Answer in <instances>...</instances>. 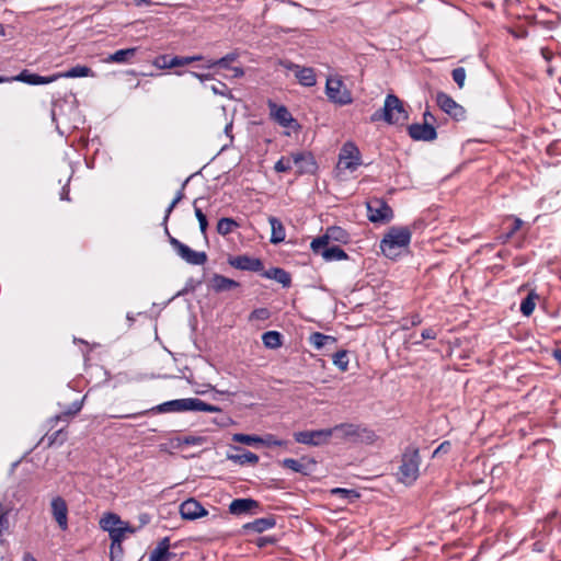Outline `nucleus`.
Wrapping results in <instances>:
<instances>
[{"mask_svg": "<svg viewBox=\"0 0 561 561\" xmlns=\"http://www.w3.org/2000/svg\"><path fill=\"white\" fill-rule=\"evenodd\" d=\"M184 411H202L217 413L221 412V409L217 405L209 404L198 398H184L175 399L162 402L146 411L118 415V419H136L138 416L149 413H171V412H184Z\"/></svg>", "mask_w": 561, "mask_h": 561, "instance_id": "nucleus-1", "label": "nucleus"}, {"mask_svg": "<svg viewBox=\"0 0 561 561\" xmlns=\"http://www.w3.org/2000/svg\"><path fill=\"white\" fill-rule=\"evenodd\" d=\"M412 232L407 226H392L380 241L381 253L391 260H396L402 250L410 245Z\"/></svg>", "mask_w": 561, "mask_h": 561, "instance_id": "nucleus-2", "label": "nucleus"}, {"mask_svg": "<svg viewBox=\"0 0 561 561\" xmlns=\"http://www.w3.org/2000/svg\"><path fill=\"white\" fill-rule=\"evenodd\" d=\"M421 455L415 445H409L404 448L400 465L397 470V480L407 486L412 485L420 476Z\"/></svg>", "mask_w": 561, "mask_h": 561, "instance_id": "nucleus-3", "label": "nucleus"}, {"mask_svg": "<svg viewBox=\"0 0 561 561\" xmlns=\"http://www.w3.org/2000/svg\"><path fill=\"white\" fill-rule=\"evenodd\" d=\"M408 118L402 101L392 93L386 96L383 107L370 116L371 122L385 121L390 125L403 124Z\"/></svg>", "mask_w": 561, "mask_h": 561, "instance_id": "nucleus-4", "label": "nucleus"}, {"mask_svg": "<svg viewBox=\"0 0 561 561\" xmlns=\"http://www.w3.org/2000/svg\"><path fill=\"white\" fill-rule=\"evenodd\" d=\"M333 435L354 443L373 444L377 439L376 433L362 424L341 423L332 427Z\"/></svg>", "mask_w": 561, "mask_h": 561, "instance_id": "nucleus-5", "label": "nucleus"}, {"mask_svg": "<svg viewBox=\"0 0 561 561\" xmlns=\"http://www.w3.org/2000/svg\"><path fill=\"white\" fill-rule=\"evenodd\" d=\"M362 164V154L358 147L352 142H345L339 153L337 170L354 172Z\"/></svg>", "mask_w": 561, "mask_h": 561, "instance_id": "nucleus-6", "label": "nucleus"}, {"mask_svg": "<svg viewBox=\"0 0 561 561\" xmlns=\"http://www.w3.org/2000/svg\"><path fill=\"white\" fill-rule=\"evenodd\" d=\"M170 244L176 254L187 264L204 265L207 262V254L204 251H195L174 237H170Z\"/></svg>", "mask_w": 561, "mask_h": 561, "instance_id": "nucleus-7", "label": "nucleus"}, {"mask_svg": "<svg viewBox=\"0 0 561 561\" xmlns=\"http://www.w3.org/2000/svg\"><path fill=\"white\" fill-rule=\"evenodd\" d=\"M333 436L331 428H321L312 431H300L294 433L295 442L309 446H321L327 444Z\"/></svg>", "mask_w": 561, "mask_h": 561, "instance_id": "nucleus-8", "label": "nucleus"}, {"mask_svg": "<svg viewBox=\"0 0 561 561\" xmlns=\"http://www.w3.org/2000/svg\"><path fill=\"white\" fill-rule=\"evenodd\" d=\"M367 217L371 222H388L393 218L392 208L381 198L367 202Z\"/></svg>", "mask_w": 561, "mask_h": 561, "instance_id": "nucleus-9", "label": "nucleus"}, {"mask_svg": "<svg viewBox=\"0 0 561 561\" xmlns=\"http://www.w3.org/2000/svg\"><path fill=\"white\" fill-rule=\"evenodd\" d=\"M330 241L346 244L350 241V233L339 226L328 227L324 234L311 241L310 248L312 251H317V249L328 245Z\"/></svg>", "mask_w": 561, "mask_h": 561, "instance_id": "nucleus-10", "label": "nucleus"}, {"mask_svg": "<svg viewBox=\"0 0 561 561\" xmlns=\"http://www.w3.org/2000/svg\"><path fill=\"white\" fill-rule=\"evenodd\" d=\"M325 93L329 100L339 105L352 103L351 92L344 87L341 79L329 78L325 83Z\"/></svg>", "mask_w": 561, "mask_h": 561, "instance_id": "nucleus-11", "label": "nucleus"}, {"mask_svg": "<svg viewBox=\"0 0 561 561\" xmlns=\"http://www.w3.org/2000/svg\"><path fill=\"white\" fill-rule=\"evenodd\" d=\"M436 103L443 112L456 121H461L466 117L465 108L445 92L436 94Z\"/></svg>", "mask_w": 561, "mask_h": 561, "instance_id": "nucleus-12", "label": "nucleus"}, {"mask_svg": "<svg viewBox=\"0 0 561 561\" xmlns=\"http://www.w3.org/2000/svg\"><path fill=\"white\" fill-rule=\"evenodd\" d=\"M228 264L240 271L263 272L264 270V265L261 259L249 256L247 254L230 256L228 259Z\"/></svg>", "mask_w": 561, "mask_h": 561, "instance_id": "nucleus-13", "label": "nucleus"}, {"mask_svg": "<svg viewBox=\"0 0 561 561\" xmlns=\"http://www.w3.org/2000/svg\"><path fill=\"white\" fill-rule=\"evenodd\" d=\"M409 136L417 141H432L437 138L436 128L432 123H414L408 127Z\"/></svg>", "mask_w": 561, "mask_h": 561, "instance_id": "nucleus-14", "label": "nucleus"}, {"mask_svg": "<svg viewBox=\"0 0 561 561\" xmlns=\"http://www.w3.org/2000/svg\"><path fill=\"white\" fill-rule=\"evenodd\" d=\"M260 508V502L251 497L234 499L229 504V513L237 516L243 514H256Z\"/></svg>", "mask_w": 561, "mask_h": 561, "instance_id": "nucleus-15", "label": "nucleus"}, {"mask_svg": "<svg viewBox=\"0 0 561 561\" xmlns=\"http://www.w3.org/2000/svg\"><path fill=\"white\" fill-rule=\"evenodd\" d=\"M9 81H20L26 83L28 85H42L55 82L58 80V76H41L34 72H31L27 69L22 70L18 76L8 78Z\"/></svg>", "mask_w": 561, "mask_h": 561, "instance_id": "nucleus-16", "label": "nucleus"}, {"mask_svg": "<svg viewBox=\"0 0 561 561\" xmlns=\"http://www.w3.org/2000/svg\"><path fill=\"white\" fill-rule=\"evenodd\" d=\"M51 515L61 530L68 529V506L61 496H55L50 502Z\"/></svg>", "mask_w": 561, "mask_h": 561, "instance_id": "nucleus-17", "label": "nucleus"}, {"mask_svg": "<svg viewBox=\"0 0 561 561\" xmlns=\"http://www.w3.org/2000/svg\"><path fill=\"white\" fill-rule=\"evenodd\" d=\"M180 514L183 519L195 520L199 517L206 516L208 512L197 500L191 497L180 505Z\"/></svg>", "mask_w": 561, "mask_h": 561, "instance_id": "nucleus-18", "label": "nucleus"}, {"mask_svg": "<svg viewBox=\"0 0 561 561\" xmlns=\"http://www.w3.org/2000/svg\"><path fill=\"white\" fill-rule=\"evenodd\" d=\"M268 108L271 117L282 127H290L295 122L291 113L285 105H278L272 101H268Z\"/></svg>", "mask_w": 561, "mask_h": 561, "instance_id": "nucleus-19", "label": "nucleus"}, {"mask_svg": "<svg viewBox=\"0 0 561 561\" xmlns=\"http://www.w3.org/2000/svg\"><path fill=\"white\" fill-rule=\"evenodd\" d=\"M293 162L298 168V173H313L318 169L314 157L310 152H295L291 154Z\"/></svg>", "mask_w": 561, "mask_h": 561, "instance_id": "nucleus-20", "label": "nucleus"}, {"mask_svg": "<svg viewBox=\"0 0 561 561\" xmlns=\"http://www.w3.org/2000/svg\"><path fill=\"white\" fill-rule=\"evenodd\" d=\"M285 67L295 71L298 82L304 87H313L317 83L314 70L310 67H300L299 65L288 62Z\"/></svg>", "mask_w": 561, "mask_h": 561, "instance_id": "nucleus-21", "label": "nucleus"}, {"mask_svg": "<svg viewBox=\"0 0 561 561\" xmlns=\"http://www.w3.org/2000/svg\"><path fill=\"white\" fill-rule=\"evenodd\" d=\"M171 547L170 537H163L150 552L149 561H170L175 557V553L170 551Z\"/></svg>", "mask_w": 561, "mask_h": 561, "instance_id": "nucleus-22", "label": "nucleus"}, {"mask_svg": "<svg viewBox=\"0 0 561 561\" xmlns=\"http://www.w3.org/2000/svg\"><path fill=\"white\" fill-rule=\"evenodd\" d=\"M239 286V282L217 273L209 280V288L217 294L238 288Z\"/></svg>", "mask_w": 561, "mask_h": 561, "instance_id": "nucleus-23", "label": "nucleus"}, {"mask_svg": "<svg viewBox=\"0 0 561 561\" xmlns=\"http://www.w3.org/2000/svg\"><path fill=\"white\" fill-rule=\"evenodd\" d=\"M276 525L275 516L271 515L267 517L256 518L253 522L247 523L243 525L244 533H257L261 534L265 530L274 528Z\"/></svg>", "mask_w": 561, "mask_h": 561, "instance_id": "nucleus-24", "label": "nucleus"}, {"mask_svg": "<svg viewBox=\"0 0 561 561\" xmlns=\"http://www.w3.org/2000/svg\"><path fill=\"white\" fill-rule=\"evenodd\" d=\"M314 254L321 255L325 262L344 261L348 259L347 253L339 245H323V248L312 251Z\"/></svg>", "mask_w": 561, "mask_h": 561, "instance_id": "nucleus-25", "label": "nucleus"}, {"mask_svg": "<svg viewBox=\"0 0 561 561\" xmlns=\"http://www.w3.org/2000/svg\"><path fill=\"white\" fill-rule=\"evenodd\" d=\"M280 465L294 472L300 473L302 476H309L311 472V467L316 465V461L313 459H308V463H302L301 461L294 458H285L280 461Z\"/></svg>", "mask_w": 561, "mask_h": 561, "instance_id": "nucleus-26", "label": "nucleus"}, {"mask_svg": "<svg viewBox=\"0 0 561 561\" xmlns=\"http://www.w3.org/2000/svg\"><path fill=\"white\" fill-rule=\"evenodd\" d=\"M262 276L267 279L276 280L285 288H288L291 285L290 274L282 267H272L267 271H263Z\"/></svg>", "mask_w": 561, "mask_h": 561, "instance_id": "nucleus-27", "label": "nucleus"}, {"mask_svg": "<svg viewBox=\"0 0 561 561\" xmlns=\"http://www.w3.org/2000/svg\"><path fill=\"white\" fill-rule=\"evenodd\" d=\"M138 48L130 47L125 49H118L113 54H110L104 61L108 64H130L131 59L135 57Z\"/></svg>", "mask_w": 561, "mask_h": 561, "instance_id": "nucleus-28", "label": "nucleus"}, {"mask_svg": "<svg viewBox=\"0 0 561 561\" xmlns=\"http://www.w3.org/2000/svg\"><path fill=\"white\" fill-rule=\"evenodd\" d=\"M268 222L272 229L270 242L273 244H278L283 242L286 238V231L283 222L277 217L274 216L268 217Z\"/></svg>", "mask_w": 561, "mask_h": 561, "instance_id": "nucleus-29", "label": "nucleus"}, {"mask_svg": "<svg viewBox=\"0 0 561 561\" xmlns=\"http://www.w3.org/2000/svg\"><path fill=\"white\" fill-rule=\"evenodd\" d=\"M82 407H83V399L73 401L67 411L49 419L48 424H49L50 428H54L59 421H61V420L67 421V419L69 416H73V415L78 414L82 410Z\"/></svg>", "mask_w": 561, "mask_h": 561, "instance_id": "nucleus-30", "label": "nucleus"}, {"mask_svg": "<svg viewBox=\"0 0 561 561\" xmlns=\"http://www.w3.org/2000/svg\"><path fill=\"white\" fill-rule=\"evenodd\" d=\"M237 450H240V454L236 455H228L227 458L229 460H232L233 462H237L239 465H245V463H252L255 465L259 462V456L250 450L241 449L239 447H236Z\"/></svg>", "mask_w": 561, "mask_h": 561, "instance_id": "nucleus-31", "label": "nucleus"}, {"mask_svg": "<svg viewBox=\"0 0 561 561\" xmlns=\"http://www.w3.org/2000/svg\"><path fill=\"white\" fill-rule=\"evenodd\" d=\"M262 342L266 348L276 350L283 345V335L278 331H266L262 335Z\"/></svg>", "mask_w": 561, "mask_h": 561, "instance_id": "nucleus-32", "label": "nucleus"}, {"mask_svg": "<svg viewBox=\"0 0 561 561\" xmlns=\"http://www.w3.org/2000/svg\"><path fill=\"white\" fill-rule=\"evenodd\" d=\"M92 72L91 68L88 66L77 65L70 69H68L65 72H57L55 76H58V79L60 78H83L90 76Z\"/></svg>", "mask_w": 561, "mask_h": 561, "instance_id": "nucleus-33", "label": "nucleus"}, {"mask_svg": "<svg viewBox=\"0 0 561 561\" xmlns=\"http://www.w3.org/2000/svg\"><path fill=\"white\" fill-rule=\"evenodd\" d=\"M237 55L234 53L227 54L226 56L219 59H209L206 64L202 65L201 68L211 69L216 66L228 69L230 67V62L234 61Z\"/></svg>", "mask_w": 561, "mask_h": 561, "instance_id": "nucleus-34", "label": "nucleus"}, {"mask_svg": "<svg viewBox=\"0 0 561 561\" xmlns=\"http://www.w3.org/2000/svg\"><path fill=\"white\" fill-rule=\"evenodd\" d=\"M310 343L317 350L325 347L328 344H335L336 339L331 335H325L321 332H314L310 335Z\"/></svg>", "mask_w": 561, "mask_h": 561, "instance_id": "nucleus-35", "label": "nucleus"}, {"mask_svg": "<svg viewBox=\"0 0 561 561\" xmlns=\"http://www.w3.org/2000/svg\"><path fill=\"white\" fill-rule=\"evenodd\" d=\"M538 298L539 296L536 294V291H529V294L522 300L520 312L524 316L529 317L535 310L536 300Z\"/></svg>", "mask_w": 561, "mask_h": 561, "instance_id": "nucleus-36", "label": "nucleus"}, {"mask_svg": "<svg viewBox=\"0 0 561 561\" xmlns=\"http://www.w3.org/2000/svg\"><path fill=\"white\" fill-rule=\"evenodd\" d=\"M238 227L239 224L233 218L224 217L218 220L216 229L219 234L227 236Z\"/></svg>", "mask_w": 561, "mask_h": 561, "instance_id": "nucleus-37", "label": "nucleus"}, {"mask_svg": "<svg viewBox=\"0 0 561 561\" xmlns=\"http://www.w3.org/2000/svg\"><path fill=\"white\" fill-rule=\"evenodd\" d=\"M103 530L110 533V529H115L118 525H124V522L118 515L114 513H107L100 522Z\"/></svg>", "mask_w": 561, "mask_h": 561, "instance_id": "nucleus-38", "label": "nucleus"}, {"mask_svg": "<svg viewBox=\"0 0 561 561\" xmlns=\"http://www.w3.org/2000/svg\"><path fill=\"white\" fill-rule=\"evenodd\" d=\"M523 220L520 218H514L513 226L506 232H503L496 237V241L501 244H505L522 227Z\"/></svg>", "mask_w": 561, "mask_h": 561, "instance_id": "nucleus-39", "label": "nucleus"}, {"mask_svg": "<svg viewBox=\"0 0 561 561\" xmlns=\"http://www.w3.org/2000/svg\"><path fill=\"white\" fill-rule=\"evenodd\" d=\"M48 446L53 445H62L68 437V433L65 431V428H59L51 434L47 433L46 436Z\"/></svg>", "mask_w": 561, "mask_h": 561, "instance_id": "nucleus-40", "label": "nucleus"}, {"mask_svg": "<svg viewBox=\"0 0 561 561\" xmlns=\"http://www.w3.org/2000/svg\"><path fill=\"white\" fill-rule=\"evenodd\" d=\"M333 364L342 371L348 368V353L345 350H340L332 357Z\"/></svg>", "mask_w": 561, "mask_h": 561, "instance_id": "nucleus-41", "label": "nucleus"}, {"mask_svg": "<svg viewBox=\"0 0 561 561\" xmlns=\"http://www.w3.org/2000/svg\"><path fill=\"white\" fill-rule=\"evenodd\" d=\"M331 493L351 503L359 497V493L353 489L335 488L331 491Z\"/></svg>", "mask_w": 561, "mask_h": 561, "instance_id": "nucleus-42", "label": "nucleus"}, {"mask_svg": "<svg viewBox=\"0 0 561 561\" xmlns=\"http://www.w3.org/2000/svg\"><path fill=\"white\" fill-rule=\"evenodd\" d=\"M202 198H196L193 203V206H194V213H195V216H196V219L198 220V224H199V230L201 232L206 236V231H207V227H208V221H207V217L206 215L203 213V210L197 206V203L198 201H201Z\"/></svg>", "mask_w": 561, "mask_h": 561, "instance_id": "nucleus-43", "label": "nucleus"}, {"mask_svg": "<svg viewBox=\"0 0 561 561\" xmlns=\"http://www.w3.org/2000/svg\"><path fill=\"white\" fill-rule=\"evenodd\" d=\"M127 533V523L118 525L115 529H110L108 536L113 543H122L125 534Z\"/></svg>", "mask_w": 561, "mask_h": 561, "instance_id": "nucleus-44", "label": "nucleus"}, {"mask_svg": "<svg viewBox=\"0 0 561 561\" xmlns=\"http://www.w3.org/2000/svg\"><path fill=\"white\" fill-rule=\"evenodd\" d=\"M178 445L201 446L206 442L204 436L187 435L176 438Z\"/></svg>", "mask_w": 561, "mask_h": 561, "instance_id": "nucleus-45", "label": "nucleus"}, {"mask_svg": "<svg viewBox=\"0 0 561 561\" xmlns=\"http://www.w3.org/2000/svg\"><path fill=\"white\" fill-rule=\"evenodd\" d=\"M232 440L236 443H242L245 445H253L255 443L263 442V438L255 436V435H248V434H234L232 437Z\"/></svg>", "mask_w": 561, "mask_h": 561, "instance_id": "nucleus-46", "label": "nucleus"}, {"mask_svg": "<svg viewBox=\"0 0 561 561\" xmlns=\"http://www.w3.org/2000/svg\"><path fill=\"white\" fill-rule=\"evenodd\" d=\"M422 323V318L419 313H413L410 317L402 319L401 328L409 330L410 328L417 327Z\"/></svg>", "mask_w": 561, "mask_h": 561, "instance_id": "nucleus-47", "label": "nucleus"}, {"mask_svg": "<svg viewBox=\"0 0 561 561\" xmlns=\"http://www.w3.org/2000/svg\"><path fill=\"white\" fill-rule=\"evenodd\" d=\"M451 77L458 88H463L466 80V69L463 67H457L451 71Z\"/></svg>", "mask_w": 561, "mask_h": 561, "instance_id": "nucleus-48", "label": "nucleus"}, {"mask_svg": "<svg viewBox=\"0 0 561 561\" xmlns=\"http://www.w3.org/2000/svg\"><path fill=\"white\" fill-rule=\"evenodd\" d=\"M291 160L290 158L282 157L278 159L274 165V170L278 173L287 172L291 169Z\"/></svg>", "mask_w": 561, "mask_h": 561, "instance_id": "nucleus-49", "label": "nucleus"}, {"mask_svg": "<svg viewBox=\"0 0 561 561\" xmlns=\"http://www.w3.org/2000/svg\"><path fill=\"white\" fill-rule=\"evenodd\" d=\"M271 317V312L267 308L254 309L250 314V320H267Z\"/></svg>", "mask_w": 561, "mask_h": 561, "instance_id": "nucleus-50", "label": "nucleus"}, {"mask_svg": "<svg viewBox=\"0 0 561 561\" xmlns=\"http://www.w3.org/2000/svg\"><path fill=\"white\" fill-rule=\"evenodd\" d=\"M123 557V547H122V543H118V545H115V543H111V548H110V558H111V561H119Z\"/></svg>", "mask_w": 561, "mask_h": 561, "instance_id": "nucleus-51", "label": "nucleus"}, {"mask_svg": "<svg viewBox=\"0 0 561 561\" xmlns=\"http://www.w3.org/2000/svg\"><path fill=\"white\" fill-rule=\"evenodd\" d=\"M210 90L213 91L214 94L221 96H227L230 93L227 84L220 81L217 84H213L210 87Z\"/></svg>", "mask_w": 561, "mask_h": 561, "instance_id": "nucleus-52", "label": "nucleus"}, {"mask_svg": "<svg viewBox=\"0 0 561 561\" xmlns=\"http://www.w3.org/2000/svg\"><path fill=\"white\" fill-rule=\"evenodd\" d=\"M262 443L268 447L287 445L286 440L277 439L274 435L271 434L266 435Z\"/></svg>", "mask_w": 561, "mask_h": 561, "instance_id": "nucleus-53", "label": "nucleus"}, {"mask_svg": "<svg viewBox=\"0 0 561 561\" xmlns=\"http://www.w3.org/2000/svg\"><path fill=\"white\" fill-rule=\"evenodd\" d=\"M277 539L276 537L274 536H262V537H259L256 540H255V545L259 547V548H264L268 545H274L276 543Z\"/></svg>", "mask_w": 561, "mask_h": 561, "instance_id": "nucleus-54", "label": "nucleus"}, {"mask_svg": "<svg viewBox=\"0 0 561 561\" xmlns=\"http://www.w3.org/2000/svg\"><path fill=\"white\" fill-rule=\"evenodd\" d=\"M169 61L170 57L168 55H160L154 58L153 66H156L159 69H167L170 68Z\"/></svg>", "mask_w": 561, "mask_h": 561, "instance_id": "nucleus-55", "label": "nucleus"}, {"mask_svg": "<svg viewBox=\"0 0 561 561\" xmlns=\"http://www.w3.org/2000/svg\"><path fill=\"white\" fill-rule=\"evenodd\" d=\"M195 174L190 175L187 179H185L181 185V188L176 192L175 197L172 199L175 203H180L184 198V188L188 181L194 176Z\"/></svg>", "mask_w": 561, "mask_h": 561, "instance_id": "nucleus-56", "label": "nucleus"}, {"mask_svg": "<svg viewBox=\"0 0 561 561\" xmlns=\"http://www.w3.org/2000/svg\"><path fill=\"white\" fill-rule=\"evenodd\" d=\"M436 336L437 332L433 328H426L421 332L422 340H434Z\"/></svg>", "mask_w": 561, "mask_h": 561, "instance_id": "nucleus-57", "label": "nucleus"}, {"mask_svg": "<svg viewBox=\"0 0 561 561\" xmlns=\"http://www.w3.org/2000/svg\"><path fill=\"white\" fill-rule=\"evenodd\" d=\"M169 66L170 68L185 66L184 58L182 56L170 57Z\"/></svg>", "mask_w": 561, "mask_h": 561, "instance_id": "nucleus-58", "label": "nucleus"}, {"mask_svg": "<svg viewBox=\"0 0 561 561\" xmlns=\"http://www.w3.org/2000/svg\"><path fill=\"white\" fill-rule=\"evenodd\" d=\"M9 527V516L7 514H0V536Z\"/></svg>", "mask_w": 561, "mask_h": 561, "instance_id": "nucleus-59", "label": "nucleus"}, {"mask_svg": "<svg viewBox=\"0 0 561 561\" xmlns=\"http://www.w3.org/2000/svg\"><path fill=\"white\" fill-rule=\"evenodd\" d=\"M214 423L219 425V426L225 427V426H228L229 424H231L232 420L229 416L224 415V416H221L219 419H217V417L214 419Z\"/></svg>", "mask_w": 561, "mask_h": 561, "instance_id": "nucleus-60", "label": "nucleus"}, {"mask_svg": "<svg viewBox=\"0 0 561 561\" xmlns=\"http://www.w3.org/2000/svg\"><path fill=\"white\" fill-rule=\"evenodd\" d=\"M450 449L449 442H443L433 453V456H436L440 453H447Z\"/></svg>", "mask_w": 561, "mask_h": 561, "instance_id": "nucleus-61", "label": "nucleus"}, {"mask_svg": "<svg viewBox=\"0 0 561 561\" xmlns=\"http://www.w3.org/2000/svg\"><path fill=\"white\" fill-rule=\"evenodd\" d=\"M12 34H13V27L5 26L2 23H0V36H2V37L9 36L11 38Z\"/></svg>", "mask_w": 561, "mask_h": 561, "instance_id": "nucleus-62", "label": "nucleus"}, {"mask_svg": "<svg viewBox=\"0 0 561 561\" xmlns=\"http://www.w3.org/2000/svg\"><path fill=\"white\" fill-rule=\"evenodd\" d=\"M178 205V203H175L174 201H172L170 203V205L167 207L165 209V213H164V217H163V220H162V225H165L170 218V215L172 213V210L174 209V207Z\"/></svg>", "mask_w": 561, "mask_h": 561, "instance_id": "nucleus-63", "label": "nucleus"}, {"mask_svg": "<svg viewBox=\"0 0 561 561\" xmlns=\"http://www.w3.org/2000/svg\"><path fill=\"white\" fill-rule=\"evenodd\" d=\"M190 73L202 82L213 79V75L210 73H198L195 71H191Z\"/></svg>", "mask_w": 561, "mask_h": 561, "instance_id": "nucleus-64", "label": "nucleus"}]
</instances>
